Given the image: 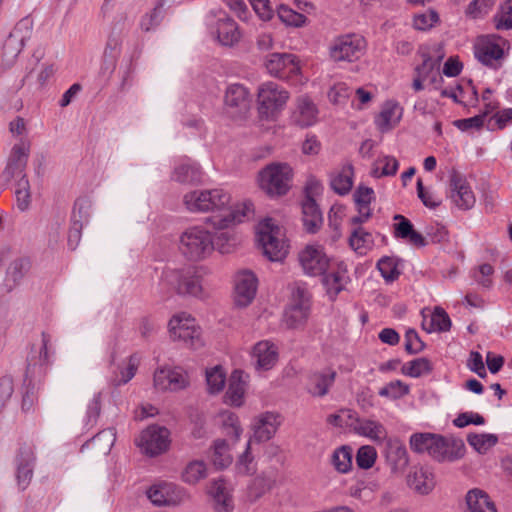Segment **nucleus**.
I'll return each instance as SVG.
<instances>
[{"label": "nucleus", "instance_id": "1", "mask_svg": "<svg viewBox=\"0 0 512 512\" xmlns=\"http://www.w3.org/2000/svg\"><path fill=\"white\" fill-rule=\"evenodd\" d=\"M230 202V194L222 188L196 189L183 197V203L189 212L214 214L205 221V224H209L214 230L229 229L248 219L253 213L251 202L235 206H231Z\"/></svg>", "mask_w": 512, "mask_h": 512}, {"label": "nucleus", "instance_id": "2", "mask_svg": "<svg viewBox=\"0 0 512 512\" xmlns=\"http://www.w3.org/2000/svg\"><path fill=\"white\" fill-rule=\"evenodd\" d=\"M208 224L201 223L185 228L178 237V251L189 262L209 259L214 251V234Z\"/></svg>", "mask_w": 512, "mask_h": 512}, {"label": "nucleus", "instance_id": "3", "mask_svg": "<svg viewBox=\"0 0 512 512\" xmlns=\"http://www.w3.org/2000/svg\"><path fill=\"white\" fill-rule=\"evenodd\" d=\"M410 447L414 452L427 453L439 462L458 460L463 457L465 451L461 440H448L442 435L429 432L412 434Z\"/></svg>", "mask_w": 512, "mask_h": 512}, {"label": "nucleus", "instance_id": "4", "mask_svg": "<svg viewBox=\"0 0 512 512\" xmlns=\"http://www.w3.org/2000/svg\"><path fill=\"white\" fill-rule=\"evenodd\" d=\"M160 289L165 292H175L183 296L204 299L208 293L202 286L200 276L190 269L166 268L159 282Z\"/></svg>", "mask_w": 512, "mask_h": 512}, {"label": "nucleus", "instance_id": "5", "mask_svg": "<svg viewBox=\"0 0 512 512\" xmlns=\"http://www.w3.org/2000/svg\"><path fill=\"white\" fill-rule=\"evenodd\" d=\"M290 93L273 81H266L257 89V110L259 117L266 121H275L285 109Z\"/></svg>", "mask_w": 512, "mask_h": 512}, {"label": "nucleus", "instance_id": "6", "mask_svg": "<svg viewBox=\"0 0 512 512\" xmlns=\"http://www.w3.org/2000/svg\"><path fill=\"white\" fill-rule=\"evenodd\" d=\"M257 242L263 255L273 262L283 261L288 254V244L283 229L271 218L264 219L257 226Z\"/></svg>", "mask_w": 512, "mask_h": 512}, {"label": "nucleus", "instance_id": "7", "mask_svg": "<svg viewBox=\"0 0 512 512\" xmlns=\"http://www.w3.org/2000/svg\"><path fill=\"white\" fill-rule=\"evenodd\" d=\"M293 179V169L287 163L273 162L258 173L260 189L268 196L280 197L289 191Z\"/></svg>", "mask_w": 512, "mask_h": 512}, {"label": "nucleus", "instance_id": "8", "mask_svg": "<svg viewBox=\"0 0 512 512\" xmlns=\"http://www.w3.org/2000/svg\"><path fill=\"white\" fill-rule=\"evenodd\" d=\"M168 330L174 341H181L190 349L198 350L204 346L200 326L195 318L186 312L173 315L168 323Z\"/></svg>", "mask_w": 512, "mask_h": 512}, {"label": "nucleus", "instance_id": "9", "mask_svg": "<svg viewBox=\"0 0 512 512\" xmlns=\"http://www.w3.org/2000/svg\"><path fill=\"white\" fill-rule=\"evenodd\" d=\"M33 24L29 18L21 19L10 32L3 44L1 55V65L5 68H11L23 50L26 41L30 39Z\"/></svg>", "mask_w": 512, "mask_h": 512}, {"label": "nucleus", "instance_id": "10", "mask_svg": "<svg viewBox=\"0 0 512 512\" xmlns=\"http://www.w3.org/2000/svg\"><path fill=\"white\" fill-rule=\"evenodd\" d=\"M207 26L223 46L239 42L241 33L237 23L222 9L211 10L206 17Z\"/></svg>", "mask_w": 512, "mask_h": 512}, {"label": "nucleus", "instance_id": "11", "mask_svg": "<svg viewBox=\"0 0 512 512\" xmlns=\"http://www.w3.org/2000/svg\"><path fill=\"white\" fill-rule=\"evenodd\" d=\"M310 297L307 289L296 284L291 290V299L284 312L283 322L287 328L296 329L303 326L309 316Z\"/></svg>", "mask_w": 512, "mask_h": 512}, {"label": "nucleus", "instance_id": "12", "mask_svg": "<svg viewBox=\"0 0 512 512\" xmlns=\"http://www.w3.org/2000/svg\"><path fill=\"white\" fill-rule=\"evenodd\" d=\"M31 142L22 138L17 141L8 156L7 164L1 174V180L9 184L11 180L28 179L25 173L30 155Z\"/></svg>", "mask_w": 512, "mask_h": 512}, {"label": "nucleus", "instance_id": "13", "mask_svg": "<svg viewBox=\"0 0 512 512\" xmlns=\"http://www.w3.org/2000/svg\"><path fill=\"white\" fill-rule=\"evenodd\" d=\"M366 41L359 34H345L337 37L330 45V56L336 62L357 61L364 54Z\"/></svg>", "mask_w": 512, "mask_h": 512}, {"label": "nucleus", "instance_id": "14", "mask_svg": "<svg viewBox=\"0 0 512 512\" xmlns=\"http://www.w3.org/2000/svg\"><path fill=\"white\" fill-rule=\"evenodd\" d=\"M264 67L270 76L287 81L294 80L301 73L299 60L291 53L268 54L264 59Z\"/></svg>", "mask_w": 512, "mask_h": 512}, {"label": "nucleus", "instance_id": "15", "mask_svg": "<svg viewBox=\"0 0 512 512\" xmlns=\"http://www.w3.org/2000/svg\"><path fill=\"white\" fill-rule=\"evenodd\" d=\"M142 453L154 457L166 452L170 446V432L166 427L151 425L136 440Z\"/></svg>", "mask_w": 512, "mask_h": 512}, {"label": "nucleus", "instance_id": "16", "mask_svg": "<svg viewBox=\"0 0 512 512\" xmlns=\"http://www.w3.org/2000/svg\"><path fill=\"white\" fill-rule=\"evenodd\" d=\"M507 41L496 35H484L476 39L474 54L479 62L486 66L496 67L499 60L504 57Z\"/></svg>", "mask_w": 512, "mask_h": 512}, {"label": "nucleus", "instance_id": "17", "mask_svg": "<svg viewBox=\"0 0 512 512\" xmlns=\"http://www.w3.org/2000/svg\"><path fill=\"white\" fill-rule=\"evenodd\" d=\"M299 263L306 275H324L330 267V258L319 244L306 245L298 255Z\"/></svg>", "mask_w": 512, "mask_h": 512}, {"label": "nucleus", "instance_id": "18", "mask_svg": "<svg viewBox=\"0 0 512 512\" xmlns=\"http://www.w3.org/2000/svg\"><path fill=\"white\" fill-rule=\"evenodd\" d=\"M153 384L157 390L176 392L190 384L188 373L180 367H161L155 370Z\"/></svg>", "mask_w": 512, "mask_h": 512}, {"label": "nucleus", "instance_id": "19", "mask_svg": "<svg viewBox=\"0 0 512 512\" xmlns=\"http://www.w3.org/2000/svg\"><path fill=\"white\" fill-rule=\"evenodd\" d=\"M31 269V261L27 257H16L8 262L5 275L0 284V292L9 294L18 288Z\"/></svg>", "mask_w": 512, "mask_h": 512}, {"label": "nucleus", "instance_id": "20", "mask_svg": "<svg viewBox=\"0 0 512 512\" xmlns=\"http://www.w3.org/2000/svg\"><path fill=\"white\" fill-rule=\"evenodd\" d=\"M449 198L461 210L471 209L476 202L475 195L466 179L453 170L449 177Z\"/></svg>", "mask_w": 512, "mask_h": 512}, {"label": "nucleus", "instance_id": "21", "mask_svg": "<svg viewBox=\"0 0 512 512\" xmlns=\"http://www.w3.org/2000/svg\"><path fill=\"white\" fill-rule=\"evenodd\" d=\"M258 278L251 270H241L234 277V301L239 307H246L256 296Z\"/></svg>", "mask_w": 512, "mask_h": 512}, {"label": "nucleus", "instance_id": "22", "mask_svg": "<svg viewBox=\"0 0 512 512\" xmlns=\"http://www.w3.org/2000/svg\"><path fill=\"white\" fill-rule=\"evenodd\" d=\"M224 103L227 112L232 117L244 116L249 111L251 105L249 90L239 83L228 85L225 92Z\"/></svg>", "mask_w": 512, "mask_h": 512}, {"label": "nucleus", "instance_id": "23", "mask_svg": "<svg viewBox=\"0 0 512 512\" xmlns=\"http://www.w3.org/2000/svg\"><path fill=\"white\" fill-rule=\"evenodd\" d=\"M409 464L408 452L405 445L399 440H390L386 443V470L390 478H401Z\"/></svg>", "mask_w": 512, "mask_h": 512}, {"label": "nucleus", "instance_id": "24", "mask_svg": "<svg viewBox=\"0 0 512 512\" xmlns=\"http://www.w3.org/2000/svg\"><path fill=\"white\" fill-rule=\"evenodd\" d=\"M150 501L158 506L162 505H178L185 500L187 494L185 490L173 483L155 484L147 491Z\"/></svg>", "mask_w": 512, "mask_h": 512}, {"label": "nucleus", "instance_id": "25", "mask_svg": "<svg viewBox=\"0 0 512 512\" xmlns=\"http://www.w3.org/2000/svg\"><path fill=\"white\" fill-rule=\"evenodd\" d=\"M278 347L270 340L257 342L251 351V360L257 371H268L278 362Z\"/></svg>", "mask_w": 512, "mask_h": 512}, {"label": "nucleus", "instance_id": "26", "mask_svg": "<svg viewBox=\"0 0 512 512\" xmlns=\"http://www.w3.org/2000/svg\"><path fill=\"white\" fill-rule=\"evenodd\" d=\"M318 113L316 104L308 96L302 95L296 98L291 120L301 128L310 127L317 122Z\"/></svg>", "mask_w": 512, "mask_h": 512}, {"label": "nucleus", "instance_id": "27", "mask_svg": "<svg viewBox=\"0 0 512 512\" xmlns=\"http://www.w3.org/2000/svg\"><path fill=\"white\" fill-rule=\"evenodd\" d=\"M336 378V371L325 368L309 374L306 384L307 392L313 397H324L328 394Z\"/></svg>", "mask_w": 512, "mask_h": 512}, {"label": "nucleus", "instance_id": "28", "mask_svg": "<svg viewBox=\"0 0 512 512\" xmlns=\"http://www.w3.org/2000/svg\"><path fill=\"white\" fill-rule=\"evenodd\" d=\"M407 485L421 495L429 494L435 487L432 470L426 466H413L406 477Z\"/></svg>", "mask_w": 512, "mask_h": 512}, {"label": "nucleus", "instance_id": "29", "mask_svg": "<svg viewBox=\"0 0 512 512\" xmlns=\"http://www.w3.org/2000/svg\"><path fill=\"white\" fill-rule=\"evenodd\" d=\"M35 455L31 447L20 449L16 458V479L18 487L25 490L33 477Z\"/></svg>", "mask_w": 512, "mask_h": 512}, {"label": "nucleus", "instance_id": "30", "mask_svg": "<svg viewBox=\"0 0 512 512\" xmlns=\"http://www.w3.org/2000/svg\"><path fill=\"white\" fill-rule=\"evenodd\" d=\"M393 234L397 239H402L415 247H424L427 245L425 237L414 229L413 224L403 215L394 216Z\"/></svg>", "mask_w": 512, "mask_h": 512}, {"label": "nucleus", "instance_id": "31", "mask_svg": "<svg viewBox=\"0 0 512 512\" xmlns=\"http://www.w3.org/2000/svg\"><path fill=\"white\" fill-rule=\"evenodd\" d=\"M280 424V414L270 411L261 413L253 422L254 437L258 441H267L274 436Z\"/></svg>", "mask_w": 512, "mask_h": 512}, {"label": "nucleus", "instance_id": "32", "mask_svg": "<svg viewBox=\"0 0 512 512\" xmlns=\"http://www.w3.org/2000/svg\"><path fill=\"white\" fill-rule=\"evenodd\" d=\"M349 276L344 262H338L331 271L324 275L323 284L330 299H334L348 283Z\"/></svg>", "mask_w": 512, "mask_h": 512}, {"label": "nucleus", "instance_id": "33", "mask_svg": "<svg viewBox=\"0 0 512 512\" xmlns=\"http://www.w3.org/2000/svg\"><path fill=\"white\" fill-rule=\"evenodd\" d=\"M171 178L183 184L197 183L201 181L202 170L200 165L192 159H182L174 167Z\"/></svg>", "mask_w": 512, "mask_h": 512}, {"label": "nucleus", "instance_id": "34", "mask_svg": "<svg viewBox=\"0 0 512 512\" xmlns=\"http://www.w3.org/2000/svg\"><path fill=\"white\" fill-rule=\"evenodd\" d=\"M247 375L241 370H235L230 376L228 389L225 394L226 402L232 406L240 407L244 403Z\"/></svg>", "mask_w": 512, "mask_h": 512}, {"label": "nucleus", "instance_id": "35", "mask_svg": "<svg viewBox=\"0 0 512 512\" xmlns=\"http://www.w3.org/2000/svg\"><path fill=\"white\" fill-rule=\"evenodd\" d=\"M374 199V191L366 186H358L353 194V200L358 211L357 216L351 218L353 224L366 221L371 215V202Z\"/></svg>", "mask_w": 512, "mask_h": 512}, {"label": "nucleus", "instance_id": "36", "mask_svg": "<svg viewBox=\"0 0 512 512\" xmlns=\"http://www.w3.org/2000/svg\"><path fill=\"white\" fill-rule=\"evenodd\" d=\"M354 169L351 164H345L330 174V186L339 195H346L353 187Z\"/></svg>", "mask_w": 512, "mask_h": 512}, {"label": "nucleus", "instance_id": "37", "mask_svg": "<svg viewBox=\"0 0 512 512\" xmlns=\"http://www.w3.org/2000/svg\"><path fill=\"white\" fill-rule=\"evenodd\" d=\"M217 512H231L234 508L233 497L223 480H215L210 488Z\"/></svg>", "mask_w": 512, "mask_h": 512}, {"label": "nucleus", "instance_id": "38", "mask_svg": "<svg viewBox=\"0 0 512 512\" xmlns=\"http://www.w3.org/2000/svg\"><path fill=\"white\" fill-rule=\"evenodd\" d=\"M303 224L310 233H315L323 223L322 213L312 197H305L302 202Z\"/></svg>", "mask_w": 512, "mask_h": 512}, {"label": "nucleus", "instance_id": "39", "mask_svg": "<svg viewBox=\"0 0 512 512\" xmlns=\"http://www.w3.org/2000/svg\"><path fill=\"white\" fill-rule=\"evenodd\" d=\"M466 504L470 512H497L494 502L482 489L474 488L466 494Z\"/></svg>", "mask_w": 512, "mask_h": 512}, {"label": "nucleus", "instance_id": "40", "mask_svg": "<svg viewBox=\"0 0 512 512\" xmlns=\"http://www.w3.org/2000/svg\"><path fill=\"white\" fill-rule=\"evenodd\" d=\"M215 421L223 434L234 438L235 441L239 440L243 430L240 425L239 417L236 413L229 410H223L216 415Z\"/></svg>", "mask_w": 512, "mask_h": 512}, {"label": "nucleus", "instance_id": "41", "mask_svg": "<svg viewBox=\"0 0 512 512\" xmlns=\"http://www.w3.org/2000/svg\"><path fill=\"white\" fill-rule=\"evenodd\" d=\"M166 0H158L153 9L145 13L139 22V27L143 32L155 31L163 19V8Z\"/></svg>", "mask_w": 512, "mask_h": 512}, {"label": "nucleus", "instance_id": "42", "mask_svg": "<svg viewBox=\"0 0 512 512\" xmlns=\"http://www.w3.org/2000/svg\"><path fill=\"white\" fill-rule=\"evenodd\" d=\"M353 449L343 445L335 449L331 455V464L334 469L342 474L348 473L352 468Z\"/></svg>", "mask_w": 512, "mask_h": 512}, {"label": "nucleus", "instance_id": "43", "mask_svg": "<svg viewBox=\"0 0 512 512\" xmlns=\"http://www.w3.org/2000/svg\"><path fill=\"white\" fill-rule=\"evenodd\" d=\"M92 202L88 197H79L73 205L71 223L84 226L89 222Z\"/></svg>", "mask_w": 512, "mask_h": 512}, {"label": "nucleus", "instance_id": "44", "mask_svg": "<svg viewBox=\"0 0 512 512\" xmlns=\"http://www.w3.org/2000/svg\"><path fill=\"white\" fill-rule=\"evenodd\" d=\"M422 326L429 333L433 331L445 332L450 329L451 320L448 314L444 311V309L436 307L433 313L431 314L429 323L424 321L422 323Z\"/></svg>", "mask_w": 512, "mask_h": 512}, {"label": "nucleus", "instance_id": "45", "mask_svg": "<svg viewBox=\"0 0 512 512\" xmlns=\"http://www.w3.org/2000/svg\"><path fill=\"white\" fill-rule=\"evenodd\" d=\"M206 383L210 394L221 392L226 383V372L220 365L206 369Z\"/></svg>", "mask_w": 512, "mask_h": 512}, {"label": "nucleus", "instance_id": "46", "mask_svg": "<svg viewBox=\"0 0 512 512\" xmlns=\"http://www.w3.org/2000/svg\"><path fill=\"white\" fill-rule=\"evenodd\" d=\"M230 450L226 440L218 439L214 442L212 460L217 468L224 469L232 463L233 458Z\"/></svg>", "mask_w": 512, "mask_h": 512}, {"label": "nucleus", "instance_id": "47", "mask_svg": "<svg viewBox=\"0 0 512 512\" xmlns=\"http://www.w3.org/2000/svg\"><path fill=\"white\" fill-rule=\"evenodd\" d=\"M467 442L478 453L485 454L498 442V437L490 433H470L467 435Z\"/></svg>", "mask_w": 512, "mask_h": 512}, {"label": "nucleus", "instance_id": "48", "mask_svg": "<svg viewBox=\"0 0 512 512\" xmlns=\"http://www.w3.org/2000/svg\"><path fill=\"white\" fill-rule=\"evenodd\" d=\"M207 476V466L201 460L189 462L182 472V480L188 484H196Z\"/></svg>", "mask_w": 512, "mask_h": 512}, {"label": "nucleus", "instance_id": "49", "mask_svg": "<svg viewBox=\"0 0 512 512\" xmlns=\"http://www.w3.org/2000/svg\"><path fill=\"white\" fill-rule=\"evenodd\" d=\"M121 53V42L118 38H110L103 53V69L112 72Z\"/></svg>", "mask_w": 512, "mask_h": 512}, {"label": "nucleus", "instance_id": "50", "mask_svg": "<svg viewBox=\"0 0 512 512\" xmlns=\"http://www.w3.org/2000/svg\"><path fill=\"white\" fill-rule=\"evenodd\" d=\"M251 440L246 444L244 452L238 457L235 464V472L240 476L253 475L256 472V463L251 454Z\"/></svg>", "mask_w": 512, "mask_h": 512}, {"label": "nucleus", "instance_id": "51", "mask_svg": "<svg viewBox=\"0 0 512 512\" xmlns=\"http://www.w3.org/2000/svg\"><path fill=\"white\" fill-rule=\"evenodd\" d=\"M401 371L407 376L418 378L422 375L429 374L432 371V364L425 357L416 358L404 364Z\"/></svg>", "mask_w": 512, "mask_h": 512}, {"label": "nucleus", "instance_id": "52", "mask_svg": "<svg viewBox=\"0 0 512 512\" xmlns=\"http://www.w3.org/2000/svg\"><path fill=\"white\" fill-rule=\"evenodd\" d=\"M372 243V235L362 228L355 229L349 238L350 247L358 254H365Z\"/></svg>", "mask_w": 512, "mask_h": 512}, {"label": "nucleus", "instance_id": "53", "mask_svg": "<svg viewBox=\"0 0 512 512\" xmlns=\"http://www.w3.org/2000/svg\"><path fill=\"white\" fill-rule=\"evenodd\" d=\"M381 424L371 419L359 418L355 424L352 432L359 435L368 437L370 439H377L381 432Z\"/></svg>", "mask_w": 512, "mask_h": 512}, {"label": "nucleus", "instance_id": "54", "mask_svg": "<svg viewBox=\"0 0 512 512\" xmlns=\"http://www.w3.org/2000/svg\"><path fill=\"white\" fill-rule=\"evenodd\" d=\"M213 234L215 249H217L221 254L230 253L236 244L234 234L227 229L215 230Z\"/></svg>", "mask_w": 512, "mask_h": 512}, {"label": "nucleus", "instance_id": "55", "mask_svg": "<svg viewBox=\"0 0 512 512\" xmlns=\"http://www.w3.org/2000/svg\"><path fill=\"white\" fill-rule=\"evenodd\" d=\"M15 197L18 209L26 211L31 203L30 184L28 179H19L16 181Z\"/></svg>", "mask_w": 512, "mask_h": 512}, {"label": "nucleus", "instance_id": "56", "mask_svg": "<svg viewBox=\"0 0 512 512\" xmlns=\"http://www.w3.org/2000/svg\"><path fill=\"white\" fill-rule=\"evenodd\" d=\"M416 73H418L423 80L426 82L433 84L435 88L438 81L442 80L439 69L435 67V63L431 58L424 59L421 66L416 68Z\"/></svg>", "mask_w": 512, "mask_h": 512}, {"label": "nucleus", "instance_id": "57", "mask_svg": "<svg viewBox=\"0 0 512 512\" xmlns=\"http://www.w3.org/2000/svg\"><path fill=\"white\" fill-rule=\"evenodd\" d=\"M279 19L288 26L301 27L305 24L306 17L286 5H280L277 9Z\"/></svg>", "mask_w": 512, "mask_h": 512}, {"label": "nucleus", "instance_id": "58", "mask_svg": "<svg viewBox=\"0 0 512 512\" xmlns=\"http://www.w3.org/2000/svg\"><path fill=\"white\" fill-rule=\"evenodd\" d=\"M405 269V260L398 256H386V284L398 280Z\"/></svg>", "mask_w": 512, "mask_h": 512}, {"label": "nucleus", "instance_id": "59", "mask_svg": "<svg viewBox=\"0 0 512 512\" xmlns=\"http://www.w3.org/2000/svg\"><path fill=\"white\" fill-rule=\"evenodd\" d=\"M353 91L347 83L337 82L330 88L328 98L333 104H345Z\"/></svg>", "mask_w": 512, "mask_h": 512}, {"label": "nucleus", "instance_id": "60", "mask_svg": "<svg viewBox=\"0 0 512 512\" xmlns=\"http://www.w3.org/2000/svg\"><path fill=\"white\" fill-rule=\"evenodd\" d=\"M439 22V15L435 10H427L423 13H418L413 18V26L420 31H426L434 27Z\"/></svg>", "mask_w": 512, "mask_h": 512}, {"label": "nucleus", "instance_id": "61", "mask_svg": "<svg viewBox=\"0 0 512 512\" xmlns=\"http://www.w3.org/2000/svg\"><path fill=\"white\" fill-rule=\"evenodd\" d=\"M495 27L498 30L512 29V0H506L501 11L494 17Z\"/></svg>", "mask_w": 512, "mask_h": 512}, {"label": "nucleus", "instance_id": "62", "mask_svg": "<svg viewBox=\"0 0 512 512\" xmlns=\"http://www.w3.org/2000/svg\"><path fill=\"white\" fill-rule=\"evenodd\" d=\"M377 458V453L374 447L365 445L358 449L356 454V464L360 469L371 468Z\"/></svg>", "mask_w": 512, "mask_h": 512}, {"label": "nucleus", "instance_id": "63", "mask_svg": "<svg viewBox=\"0 0 512 512\" xmlns=\"http://www.w3.org/2000/svg\"><path fill=\"white\" fill-rule=\"evenodd\" d=\"M496 0H473L467 7L466 13L472 18L486 15L494 6Z\"/></svg>", "mask_w": 512, "mask_h": 512}, {"label": "nucleus", "instance_id": "64", "mask_svg": "<svg viewBox=\"0 0 512 512\" xmlns=\"http://www.w3.org/2000/svg\"><path fill=\"white\" fill-rule=\"evenodd\" d=\"M402 116L403 108L399 103L393 100L386 101V129L393 128L398 125Z\"/></svg>", "mask_w": 512, "mask_h": 512}]
</instances>
